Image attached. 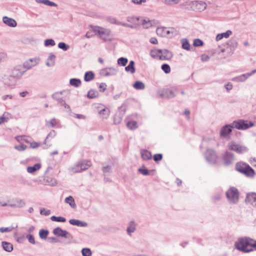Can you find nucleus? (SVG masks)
Wrapping results in <instances>:
<instances>
[{
	"label": "nucleus",
	"mask_w": 256,
	"mask_h": 256,
	"mask_svg": "<svg viewBox=\"0 0 256 256\" xmlns=\"http://www.w3.org/2000/svg\"><path fill=\"white\" fill-rule=\"evenodd\" d=\"M69 223L73 226H76L80 227H86L88 226V224L86 222H82L78 220L70 219L68 221Z\"/></svg>",
	"instance_id": "23"
},
{
	"label": "nucleus",
	"mask_w": 256,
	"mask_h": 256,
	"mask_svg": "<svg viewBox=\"0 0 256 256\" xmlns=\"http://www.w3.org/2000/svg\"><path fill=\"white\" fill-rule=\"evenodd\" d=\"M58 120L55 118H53L51 119L49 122H46V125L48 127L54 128L58 124Z\"/></svg>",
	"instance_id": "40"
},
{
	"label": "nucleus",
	"mask_w": 256,
	"mask_h": 256,
	"mask_svg": "<svg viewBox=\"0 0 256 256\" xmlns=\"http://www.w3.org/2000/svg\"><path fill=\"white\" fill-rule=\"evenodd\" d=\"M39 62L40 58L35 57L30 58L25 61L22 65L27 71L28 70H30L32 68L36 66L39 63Z\"/></svg>",
	"instance_id": "11"
},
{
	"label": "nucleus",
	"mask_w": 256,
	"mask_h": 256,
	"mask_svg": "<svg viewBox=\"0 0 256 256\" xmlns=\"http://www.w3.org/2000/svg\"><path fill=\"white\" fill-rule=\"evenodd\" d=\"M232 124L233 128H235L240 130H247L252 127L254 125V124L252 122H248L243 120H234Z\"/></svg>",
	"instance_id": "4"
},
{
	"label": "nucleus",
	"mask_w": 256,
	"mask_h": 256,
	"mask_svg": "<svg viewBox=\"0 0 256 256\" xmlns=\"http://www.w3.org/2000/svg\"><path fill=\"white\" fill-rule=\"evenodd\" d=\"M94 74L92 71L86 72L84 76V80L86 82H90L94 79Z\"/></svg>",
	"instance_id": "31"
},
{
	"label": "nucleus",
	"mask_w": 256,
	"mask_h": 256,
	"mask_svg": "<svg viewBox=\"0 0 256 256\" xmlns=\"http://www.w3.org/2000/svg\"><path fill=\"white\" fill-rule=\"evenodd\" d=\"M42 184L45 185L54 186L57 184L56 180L49 176H46L44 178Z\"/></svg>",
	"instance_id": "20"
},
{
	"label": "nucleus",
	"mask_w": 256,
	"mask_h": 256,
	"mask_svg": "<svg viewBox=\"0 0 256 256\" xmlns=\"http://www.w3.org/2000/svg\"><path fill=\"white\" fill-rule=\"evenodd\" d=\"M248 166V164L245 163H238L236 164V169L238 172L243 174L245 170V167H247Z\"/></svg>",
	"instance_id": "36"
},
{
	"label": "nucleus",
	"mask_w": 256,
	"mask_h": 256,
	"mask_svg": "<svg viewBox=\"0 0 256 256\" xmlns=\"http://www.w3.org/2000/svg\"><path fill=\"white\" fill-rule=\"evenodd\" d=\"M172 57V53L167 50H162V54L160 56V60H169Z\"/></svg>",
	"instance_id": "21"
},
{
	"label": "nucleus",
	"mask_w": 256,
	"mask_h": 256,
	"mask_svg": "<svg viewBox=\"0 0 256 256\" xmlns=\"http://www.w3.org/2000/svg\"><path fill=\"white\" fill-rule=\"evenodd\" d=\"M2 246L4 250L7 252H11L13 250V246L10 242H2Z\"/></svg>",
	"instance_id": "25"
},
{
	"label": "nucleus",
	"mask_w": 256,
	"mask_h": 256,
	"mask_svg": "<svg viewBox=\"0 0 256 256\" xmlns=\"http://www.w3.org/2000/svg\"><path fill=\"white\" fill-rule=\"evenodd\" d=\"M70 84L71 86L77 88L80 85L81 81L78 78H73L70 80Z\"/></svg>",
	"instance_id": "39"
},
{
	"label": "nucleus",
	"mask_w": 256,
	"mask_h": 256,
	"mask_svg": "<svg viewBox=\"0 0 256 256\" xmlns=\"http://www.w3.org/2000/svg\"><path fill=\"white\" fill-rule=\"evenodd\" d=\"M40 213L41 214L47 216L50 214V210H46L45 208H42L40 210Z\"/></svg>",
	"instance_id": "57"
},
{
	"label": "nucleus",
	"mask_w": 256,
	"mask_h": 256,
	"mask_svg": "<svg viewBox=\"0 0 256 256\" xmlns=\"http://www.w3.org/2000/svg\"><path fill=\"white\" fill-rule=\"evenodd\" d=\"M107 85L104 82H102L100 84L99 86V88H100V91L102 92H104L106 89Z\"/></svg>",
	"instance_id": "60"
},
{
	"label": "nucleus",
	"mask_w": 256,
	"mask_h": 256,
	"mask_svg": "<svg viewBox=\"0 0 256 256\" xmlns=\"http://www.w3.org/2000/svg\"><path fill=\"white\" fill-rule=\"evenodd\" d=\"M91 166L92 163L90 161L82 160L78 162L72 170L74 172H80L82 170L88 169Z\"/></svg>",
	"instance_id": "8"
},
{
	"label": "nucleus",
	"mask_w": 256,
	"mask_h": 256,
	"mask_svg": "<svg viewBox=\"0 0 256 256\" xmlns=\"http://www.w3.org/2000/svg\"><path fill=\"white\" fill-rule=\"evenodd\" d=\"M99 114L102 116V119H107L110 114V110L108 108H104L99 112Z\"/></svg>",
	"instance_id": "37"
},
{
	"label": "nucleus",
	"mask_w": 256,
	"mask_h": 256,
	"mask_svg": "<svg viewBox=\"0 0 256 256\" xmlns=\"http://www.w3.org/2000/svg\"><path fill=\"white\" fill-rule=\"evenodd\" d=\"M136 230V224L134 220L130 222L127 228L126 232L129 236H131L132 234Z\"/></svg>",
	"instance_id": "24"
},
{
	"label": "nucleus",
	"mask_w": 256,
	"mask_h": 256,
	"mask_svg": "<svg viewBox=\"0 0 256 256\" xmlns=\"http://www.w3.org/2000/svg\"><path fill=\"white\" fill-rule=\"evenodd\" d=\"M256 73V69L252 70L250 72L244 74L239 76L233 78L232 80L236 82H242L245 81L249 76Z\"/></svg>",
	"instance_id": "16"
},
{
	"label": "nucleus",
	"mask_w": 256,
	"mask_h": 256,
	"mask_svg": "<svg viewBox=\"0 0 256 256\" xmlns=\"http://www.w3.org/2000/svg\"><path fill=\"white\" fill-rule=\"evenodd\" d=\"M244 174L248 177H252L254 175V170L248 164L247 167H245V170L244 171Z\"/></svg>",
	"instance_id": "27"
},
{
	"label": "nucleus",
	"mask_w": 256,
	"mask_h": 256,
	"mask_svg": "<svg viewBox=\"0 0 256 256\" xmlns=\"http://www.w3.org/2000/svg\"><path fill=\"white\" fill-rule=\"evenodd\" d=\"M4 84L5 85L8 86H13L16 84V82L13 79H9V76L4 79Z\"/></svg>",
	"instance_id": "38"
},
{
	"label": "nucleus",
	"mask_w": 256,
	"mask_h": 256,
	"mask_svg": "<svg viewBox=\"0 0 256 256\" xmlns=\"http://www.w3.org/2000/svg\"><path fill=\"white\" fill-rule=\"evenodd\" d=\"M178 94V88L176 87L172 88H166L164 90L163 94H161L162 97L172 98Z\"/></svg>",
	"instance_id": "15"
},
{
	"label": "nucleus",
	"mask_w": 256,
	"mask_h": 256,
	"mask_svg": "<svg viewBox=\"0 0 256 256\" xmlns=\"http://www.w3.org/2000/svg\"><path fill=\"white\" fill-rule=\"evenodd\" d=\"M92 30L96 34H98L100 38L106 42L108 37L110 35V31L108 29H105L98 26H92Z\"/></svg>",
	"instance_id": "6"
},
{
	"label": "nucleus",
	"mask_w": 256,
	"mask_h": 256,
	"mask_svg": "<svg viewBox=\"0 0 256 256\" xmlns=\"http://www.w3.org/2000/svg\"><path fill=\"white\" fill-rule=\"evenodd\" d=\"M98 96V92L95 90L90 89L87 94V98L90 99L94 98Z\"/></svg>",
	"instance_id": "29"
},
{
	"label": "nucleus",
	"mask_w": 256,
	"mask_h": 256,
	"mask_svg": "<svg viewBox=\"0 0 256 256\" xmlns=\"http://www.w3.org/2000/svg\"><path fill=\"white\" fill-rule=\"evenodd\" d=\"M56 135V132L55 130H51L50 133L48 134L46 138L45 139L44 142V144H46V140L49 138H54Z\"/></svg>",
	"instance_id": "54"
},
{
	"label": "nucleus",
	"mask_w": 256,
	"mask_h": 256,
	"mask_svg": "<svg viewBox=\"0 0 256 256\" xmlns=\"http://www.w3.org/2000/svg\"><path fill=\"white\" fill-rule=\"evenodd\" d=\"M229 150H233L238 154H243L248 151L247 147L244 145H241L236 143L234 142H230L228 144Z\"/></svg>",
	"instance_id": "9"
},
{
	"label": "nucleus",
	"mask_w": 256,
	"mask_h": 256,
	"mask_svg": "<svg viewBox=\"0 0 256 256\" xmlns=\"http://www.w3.org/2000/svg\"><path fill=\"white\" fill-rule=\"evenodd\" d=\"M138 172L144 176H148L149 174V171L146 168H140L138 169Z\"/></svg>",
	"instance_id": "58"
},
{
	"label": "nucleus",
	"mask_w": 256,
	"mask_h": 256,
	"mask_svg": "<svg viewBox=\"0 0 256 256\" xmlns=\"http://www.w3.org/2000/svg\"><path fill=\"white\" fill-rule=\"evenodd\" d=\"M36 1L38 3L44 4L45 5L48 6H57V4L56 3L50 2L49 0H36Z\"/></svg>",
	"instance_id": "41"
},
{
	"label": "nucleus",
	"mask_w": 256,
	"mask_h": 256,
	"mask_svg": "<svg viewBox=\"0 0 256 256\" xmlns=\"http://www.w3.org/2000/svg\"><path fill=\"white\" fill-rule=\"evenodd\" d=\"M142 24L146 28H148L152 26V23L150 20L145 18L142 20Z\"/></svg>",
	"instance_id": "43"
},
{
	"label": "nucleus",
	"mask_w": 256,
	"mask_h": 256,
	"mask_svg": "<svg viewBox=\"0 0 256 256\" xmlns=\"http://www.w3.org/2000/svg\"><path fill=\"white\" fill-rule=\"evenodd\" d=\"M221 34L222 36V38H228L232 34V32L230 30H228L225 32L221 33Z\"/></svg>",
	"instance_id": "61"
},
{
	"label": "nucleus",
	"mask_w": 256,
	"mask_h": 256,
	"mask_svg": "<svg viewBox=\"0 0 256 256\" xmlns=\"http://www.w3.org/2000/svg\"><path fill=\"white\" fill-rule=\"evenodd\" d=\"M41 168V164H36L33 166L27 168V171L29 173H33L38 170Z\"/></svg>",
	"instance_id": "33"
},
{
	"label": "nucleus",
	"mask_w": 256,
	"mask_h": 256,
	"mask_svg": "<svg viewBox=\"0 0 256 256\" xmlns=\"http://www.w3.org/2000/svg\"><path fill=\"white\" fill-rule=\"evenodd\" d=\"M12 203L10 204H8V206H10L11 208H20L24 207L25 204L26 202L24 200H22L20 199V198H15L13 199L12 200Z\"/></svg>",
	"instance_id": "19"
},
{
	"label": "nucleus",
	"mask_w": 256,
	"mask_h": 256,
	"mask_svg": "<svg viewBox=\"0 0 256 256\" xmlns=\"http://www.w3.org/2000/svg\"><path fill=\"white\" fill-rule=\"evenodd\" d=\"M30 147L31 148H36L40 146V143L32 141V142H30Z\"/></svg>",
	"instance_id": "59"
},
{
	"label": "nucleus",
	"mask_w": 256,
	"mask_h": 256,
	"mask_svg": "<svg viewBox=\"0 0 256 256\" xmlns=\"http://www.w3.org/2000/svg\"><path fill=\"white\" fill-rule=\"evenodd\" d=\"M24 136H18L15 137L16 140L20 144H22V142L24 141Z\"/></svg>",
	"instance_id": "63"
},
{
	"label": "nucleus",
	"mask_w": 256,
	"mask_h": 256,
	"mask_svg": "<svg viewBox=\"0 0 256 256\" xmlns=\"http://www.w3.org/2000/svg\"><path fill=\"white\" fill-rule=\"evenodd\" d=\"M2 21L10 27L14 28L17 25V23L14 19L10 18L6 16L3 17Z\"/></svg>",
	"instance_id": "22"
},
{
	"label": "nucleus",
	"mask_w": 256,
	"mask_h": 256,
	"mask_svg": "<svg viewBox=\"0 0 256 256\" xmlns=\"http://www.w3.org/2000/svg\"><path fill=\"white\" fill-rule=\"evenodd\" d=\"M192 6L194 7V10L199 12L204 11L206 8V4L203 1L192 2Z\"/></svg>",
	"instance_id": "18"
},
{
	"label": "nucleus",
	"mask_w": 256,
	"mask_h": 256,
	"mask_svg": "<svg viewBox=\"0 0 256 256\" xmlns=\"http://www.w3.org/2000/svg\"><path fill=\"white\" fill-rule=\"evenodd\" d=\"M222 159L224 165L226 166H230L235 161L234 154L230 152L226 151L222 156Z\"/></svg>",
	"instance_id": "10"
},
{
	"label": "nucleus",
	"mask_w": 256,
	"mask_h": 256,
	"mask_svg": "<svg viewBox=\"0 0 256 256\" xmlns=\"http://www.w3.org/2000/svg\"><path fill=\"white\" fill-rule=\"evenodd\" d=\"M160 32H162L164 34H169L170 32H172V31L168 30L166 28H158L156 30V32L159 34Z\"/></svg>",
	"instance_id": "50"
},
{
	"label": "nucleus",
	"mask_w": 256,
	"mask_h": 256,
	"mask_svg": "<svg viewBox=\"0 0 256 256\" xmlns=\"http://www.w3.org/2000/svg\"><path fill=\"white\" fill-rule=\"evenodd\" d=\"M64 202L68 204L72 208H76L74 200L72 196L66 197L64 200Z\"/></svg>",
	"instance_id": "26"
},
{
	"label": "nucleus",
	"mask_w": 256,
	"mask_h": 256,
	"mask_svg": "<svg viewBox=\"0 0 256 256\" xmlns=\"http://www.w3.org/2000/svg\"><path fill=\"white\" fill-rule=\"evenodd\" d=\"M52 98L54 100H56L60 105L64 106L66 108H70V106L66 103V100L67 98L66 92L62 91L56 92L52 95Z\"/></svg>",
	"instance_id": "3"
},
{
	"label": "nucleus",
	"mask_w": 256,
	"mask_h": 256,
	"mask_svg": "<svg viewBox=\"0 0 256 256\" xmlns=\"http://www.w3.org/2000/svg\"><path fill=\"white\" fill-rule=\"evenodd\" d=\"M245 201L252 206L256 207V193L252 192L247 194Z\"/></svg>",
	"instance_id": "17"
},
{
	"label": "nucleus",
	"mask_w": 256,
	"mask_h": 256,
	"mask_svg": "<svg viewBox=\"0 0 256 256\" xmlns=\"http://www.w3.org/2000/svg\"><path fill=\"white\" fill-rule=\"evenodd\" d=\"M234 128L232 126V124H226L223 126L220 132V138L227 137L232 132V129Z\"/></svg>",
	"instance_id": "12"
},
{
	"label": "nucleus",
	"mask_w": 256,
	"mask_h": 256,
	"mask_svg": "<svg viewBox=\"0 0 256 256\" xmlns=\"http://www.w3.org/2000/svg\"><path fill=\"white\" fill-rule=\"evenodd\" d=\"M58 47L64 51L67 50L70 48V46L64 42H60L58 43Z\"/></svg>",
	"instance_id": "53"
},
{
	"label": "nucleus",
	"mask_w": 256,
	"mask_h": 256,
	"mask_svg": "<svg viewBox=\"0 0 256 256\" xmlns=\"http://www.w3.org/2000/svg\"><path fill=\"white\" fill-rule=\"evenodd\" d=\"M48 234V231L42 229L39 232V236L42 239H46Z\"/></svg>",
	"instance_id": "44"
},
{
	"label": "nucleus",
	"mask_w": 256,
	"mask_h": 256,
	"mask_svg": "<svg viewBox=\"0 0 256 256\" xmlns=\"http://www.w3.org/2000/svg\"><path fill=\"white\" fill-rule=\"evenodd\" d=\"M53 234L58 236H62L66 238H70L72 237L70 234L65 230H62L60 227L55 228L53 230Z\"/></svg>",
	"instance_id": "14"
},
{
	"label": "nucleus",
	"mask_w": 256,
	"mask_h": 256,
	"mask_svg": "<svg viewBox=\"0 0 256 256\" xmlns=\"http://www.w3.org/2000/svg\"><path fill=\"white\" fill-rule=\"evenodd\" d=\"M204 158L209 164H214L217 162L218 155L214 150L208 149L204 153Z\"/></svg>",
	"instance_id": "7"
},
{
	"label": "nucleus",
	"mask_w": 256,
	"mask_h": 256,
	"mask_svg": "<svg viewBox=\"0 0 256 256\" xmlns=\"http://www.w3.org/2000/svg\"><path fill=\"white\" fill-rule=\"evenodd\" d=\"M118 70L113 67L102 68L100 71V75L104 76H108L116 75Z\"/></svg>",
	"instance_id": "13"
},
{
	"label": "nucleus",
	"mask_w": 256,
	"mask_h": 256,
	"mask_svg": "<svg viewBox=\"0 0 256 256\" xmlns=\"http://www.w3.org/2000/svg\"><path fill=\"white\" fill-rule=\"evenodd\" d=\"M128 62V60L125 58H120L118 60V64L121 66H125Z\"/></svg>",
	"instance_id": "46"
},
{
	"label": "nucleus",
	"mask_w": 256,
	"mask_h": 256,
	"mask_svg": "<svg viewBox=\"0 0 256 256\" xmlns=\"http://www.w3.org/2000/svg\"><path fill=\"white\" fill-rule=\"evenodd\" d=\"M161 54L162 50L160 49L152 50L150 52V56L154 58H158L160 59Z\"/></svg>",
	"instance_id": "30"
},
{
	"label": "nucleus",
	"mask_w": 256,
	"mask_h": 256,
	"mask_svg": "<svg viewBox=\"0 0 256 256\" xmlns=\"http://www.w3.org/2000/svg\"><path fill=\"white\" fill-rule=\"evenodd\" d=\"M234 247L240 252L248 253L256 250V240L249 237L240 238L234 242Z\"/></svg>",
	"instance_id": "1"
},
{
	"label": "nucleus",
	"mask_w": 256,
	"mask_h": 256,
	"mask_svg": "<svg viewBox=\"0 0 256 256\" xmlns=\"http://www.w3.org/2000/svg\"><path fill=\"white\" fill-rule=\"evenodd\" d=\"M81 252L82 256H91L92 254V251L89 248H83Z\"/></svg>",
	"instance_id": "47"
},
{
	"label": "nucleus",
	"mask_w": 256,
	"mask_h": 256,
	"mask_svg": "<svg viewBox=\"0 0 256 256\" xmlns=\"http://www.w3.org/2000/svg\"><path fill=\"white\" fill-rule=\"evenodd\" d=\"M44 46H54L56 44L54 41L52 39H46L44 40Z\"/></svg>",
	"instance_id": "51"
},
{
	"label": "nucleus",
	"mask_w": 256,
	"mask_h": 256,
	"mask_svg": "<svg viewBox=\"0 0 256 256\" xmlns=\"http://www.w3.org/2000/svg\"><path fill=\"white\" fill-rule=\"evenodd\" d=\"M204 44V42L202 40L199 38L195 39L194 40L193 45L194 46L198 47V46H202Z\"/></svg>",
	"instance_id": "52"
},
{
	"label": "nucleus",
	"mask_w": 256,
	"mask_h": 256,
	"mask_svg": "<svg viewBox=\"0 0 256 256\" xmlns=\"http://www.w3.org/2000/svg\"><path fill=\"white\" fill-rule=\"evenodd\" d=\"M126 126L131 130H134L138 128V122L135 120H130L126 123Z\"/></svg>",
	"instance_id": "35"
},
{
	"label": "nucleus",
	"mask_w": 256,
	"mask_h": 256,
	"mask_svg": "<svg viewBox=\"0 0 256 256\" xmlns=\"http://www.w3.org/2000/svg\"><path fill=\"white\" fill-rule=\"evenodd\" d=\"M162 155L160 154H154L153 159L155 162H158L162 160Z\"/></svg>",
	"instance_id": "55"
},
{
	"label": "nucleus",
	"mask_w": 256,
	"mask_h": 256,
	"mask_svg": "<svg viewBox=\"0 0 256 256\" xmlns=\"http://www.w3.org/2000/svg\"><path fill=\"white\" fill-rule=\"evenodd\" d=\"M7 57L6 53L4 52H0V63L4 61Z\"/></svg>",
	"instance_id": "62"
},
{
	"label": "nucleus",
	"mask_w": 256,
	"mask_h": 256,
	"mask_svg": "<svg viewBox=\"0 0 256 256\" xmlns=\"http://www.w3.org/2000/svg\"><path fill=\"white\" fill-rule=\"evenodd\" d=\"M50 219L52 221L57 222H65L66 221V219L65 218L62 216H52L50 218Z\"/></svg>",
	"instance_id": "45"
},
{
	"label": "nucleus",
	"mask_w": 256,
	"mask_h": 256,
	"mask_svg": "<svg viewBox=\"0 0 256 256\" xmlns=\"http://www.w3.org/2000/svg\"><path fill=\"white\" fill-rule=\"evenodd\" d=\"M161 68L166 74L170 72V68L168 64H163L161 66Z\"/></svg>",
	"instance_id": "49"
},
{
	"label": "nucleus",
	"mask_w": 256,
	"mask_h": 256,
	"mask_svg": "<svg viewBox=\"0 0 256 256\" xmlns=\"http://www.w3.org/2000/svg\"><path fill=\"white\" fill-rule=\"evenodd\" d=\"M26 72L22 65H18L14 68L12 74L9 76V79H20Z\"/></svg>",
	"instance_id": "5"
},
{
	"label": "nucleus",
	"mask_w": 256,
	"mask_h": 256,
	"mask_svg": "<svg viewBox=\"0 0 256 256\" xmlns=\"http://www.w3.org/2000/svg\"><path fill=\"white\" fill-rule=\"evenodd\" d=\"M180 0H165V3L167 4H174L179 2Z\"/></svg>",
	"instance_id": "64"
},
{
	"label": "nucleus",
	"mask_w": 256,
	"mask_h": 256,
	"mask_svg": "<svg viewBox=\"0 0 256 256\" xmlns=\"http://www.w3.org/2000/svg\"><path fill=\"white\" fill-rule=\"evenodd\" d=\"M133 87L137 90H142L144 89L145 85L141 81H136L133 84Z\"/></svg>",
	"instance_id": "34"
},
{
	"label": "nucleus",
	"mask_w": 256,
	"mask_h": 256,
	"mask_svg": "<svg viewBox=\"0 0 256 256\" xmlns=\"http://www.w3.org/2000/svg\"><path fill=\"white\" fill-rule=\"evenodd\" d=\"M181 42L182 44V48L186 50H190V44L188 42V40L186 38H183L181 40Z\"/></svg>",
	"instance_id": "42"
},
{
	"label": "nucleus",
	"mask_w": 256,
	"mask_h": 256,
	"mask_svg": "<svg viewBox=\"0 0 256 256\" xmlns=\"http://www.w3.org/2000/svg\"><path fill=\"white\" fill-rule=\"evenodd\" d=\"M142 158L144 160H148L152 158L151 152L148 150H143L141 151Z\"/></svg>",
	"instance_id": "32"
},
{
	"label": "nucleus",
	"mask_w": 256,
	"mask_h": 256,
	"mask_svg": "<svg viewBox=\"0 0 256 256\" xmlns=\"http://www.w3.org/2000/svg\"><path fill=\"white\" fill-rule=\"evenodd\" d=\"M26 238H28V242L30 243L33 244H36L34 237L32 235L30 234H28L26 236Z\"/></svg>",
	"instance_id": "56"
},
{
	"label": "nucleus",
	"mask_w": 256,
	"mask_h": 256,
	"mask_svg": "<svg viewBox=\"0 0 256 256\" xmlns=\"http://www.w3.org/2000/svg\"><path fill=\"white\" fill-rule=\"evenodd\" d=\"M125 70L127 72H130L131 74L135 72L134 62L133 60L130 62L129 64L125 68Z\"/></svg>",
	"instance_id": "28"
},
{
	"label": "nucleus",
	"mask_w": 256,
	"mask_h": 256,
	"mask_svg": "<svg viewBox=\"0 0 256 256\" xmlns=\"http://www.w3.org/2000/svg\"><path fill=\"white\" fill-rule=\"evenodd\" d=\"M14 148L19 152H23L26 149L27 146L23 144H20V145L14 146Z\"/></svg>",
	"instance_id": "48"
},
{
	"label": "nucleus",
	"mask_w": 256,
	"mask_h": 256,
	"mask_svg": "<svg viewBox=\"0 0 256 256\" xmlns=\"http://www.w3.org/2000/svg\"><path fill=\"white\" fill-rule=\"evenodd\" d=\"M228 203L230 204H237L239 201L240 193L237 188L230 187L226 192Z\"/></svg>",
	"instance_id": "2"
}]
</instances>
